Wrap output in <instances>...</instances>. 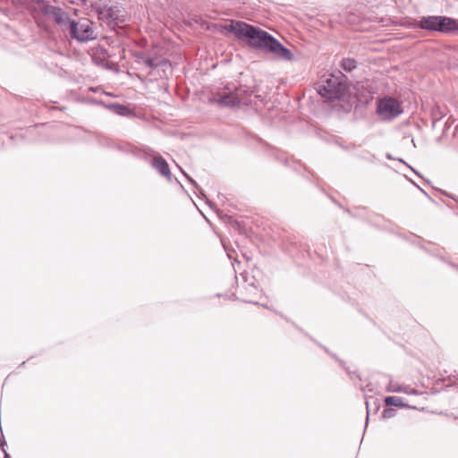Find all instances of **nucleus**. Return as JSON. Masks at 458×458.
I'll list each match as a JSON object with an SVG mask.
<instances>
[{
    "mask_svg": "<svg viewBox=\"0 0 458 458\" xmlns=\"http://www.w3.org/2000/svg\"><path fill=\"white\" fill-rule=\"evenodd\" d=\"M40 8L48 20L55 21L63 30H68L72 38L81 42L95 38L94 30L89 20L72 21L69 14L63 9L45 2L40 4Z\"/></svg>",
    "mask_w": 458,
    "mask_h": 458,
    "instance_id": "nucleus-1",
    "label": "nucleus"
},
{
    "mask_svg": "<svg viewBox=\"0 0 458 458\" xmlns=\"http://www.w3.org/2000/svg\"><path fill=\"white\" fill-rule=\"evenodd\" d=\"M228 30L234 33L239 39H246L247 44L253 48L268 51L274 37L259 28L243 21L232 22Z\"/></svg>",
    "mask_w": 458,
    "mask_h": 458,
    "instance_id": "nucleus-2",
    "label": "nucleus"
},
{
    "mask_svg": "<svg viewBox=\"0 0 458 458\" xmlns=\"http://www.w3.org/2000/svg\"><path fill=\"white\" fill-rule=\"evenodd\" d=\"M417 26L422 30L442 33H450L458 30L457 21L446 16L422 17Z\"/></svg>",
    "mask_w": 458,
    "mask_h": 458,
    "instance_id": "nucleus-3",
    "label": "nucleus"
},
{
    "mask_svg": "<svg viewBox=\"0 0 458 458\" xmlns=\"http://www.w3.org/2000/svg\"><path fill=\"white\" fill-rule=\"evenodd\" d=\"M249 92L242 87H226L216 96V102L224 107H235L249 103Z\"/></svg>",
    "mask_w": 458,
    "mask_h": 458,
    "instance_id": "nucleus-4",
    "label": "nucleus"
},
{
    "mask_svg": "<svg viewBox=\"0 0 458 458\" xmlns=\"http://www.w3.org/2000/svg\"><path fill=\"white\" fill-rule=\"evenodd\" d=\"M343 75L328 74L320 84L318 85L317 91L324 98L327 100L339 99L344 90L342 83Z\"/></svg>",
    "mask_w": 458,
    "mask_h": 458,
    "instance_id": "nucleus-5",
    "label": "nucleus"
},
{
    "mask_svg": "<svg viewBox=\"0 0 458 458\" xmlns=\"http://www.w3.org/2000/svg\"><path fill=\"white\" fill-rule=\"evenodd\" d=\"M134 56L138 64H142L149 69H156L168 64L167 59L162 54V50L157 47H153L148 50L137 51Z\"/></svg>",
    "mask_w": 458,
    "mask_h": 458,
    "instance_id": "nucleus-6",
    "label": "nucleus"
},
{
    "mask_svg": "<svg viewBox=\"0 0 458 458\" xmlns=\"http://www.w3.org/2000/svg\"><path fill=\"white\" fill-rule=\"evenodd\" d=\"M377 113L383 120L390 121L403 113L401 103L394 98H385L377 102Z\"/></svg>",
    "mask_w": 458,
    "mask_h": 458,
    "instance_id": "nucleus-7",
    "label": "nucleus"
},
{
    "mask_svg": "<svg viewBox=\"0 0 458 458\" xmlns=\"http://www.w3.org/2000/svg\"><path fill=\"white\" fill-rule=\"evenodd\" d=\"M268 52L273 53L277 57L284 61H292L293 59V53L286 47H284L277 39L274 38L271 41Z\"/></svg>",
    "mask_w": 458,
    "mask_h": 458,
    "instance_id": "nucleus-8",
    "label": "nucleus"
},
{
    "mask_svg": "<svg viewBox=\"0 0 458 458\" xmlns=\"http://www.w3.org/2000/svg\"><path fill=\"white\" fill-rule=\"evenodd\" d=\"M388 393H403L406 394H418L419 392L408 385L399 384L398 382L390 380L386 388Z\"/></svg>",
    "mask_w": 458,
    "mask_h": 458,
    "instance_id": "nucleus-9",
    "label": "nucleus"
},
{
    "mask_svg": "<svg viewBox=\"0 0 458 458\" xmlns=\"http://www.w3.org/2000/svg\"><path fill=\"white\" fill-rule=\"evenodd\" d=\"M153 167L167 180H172V174L167 162L162 157H155L152 161Z\"/></svg>",
    "mask_w": 458,
    "mask_h": 458,
    "instance_id": "nucleus-10",
    "label": "nucleus"
},
{
    "mask_svg": "<svg viewBox=\"0 0 458 458\" xmlns=\"http://www.w3.org/2000/svg\"><path fill=\"white\" fill-rule=\"evenodd\" d=\"M445 116V110L438 106H436L432 108L431 110V118H432V126L433 128H435L437 126V123L442 120V118H444Z\"/></svg>",
    "mask_w": 458,
    "mask_h": 458,
    "instance_id": "nucleus-11",
    "label": "nucleus"
},
{
    "mask_svg": "<svg viewBox=\"0 0 458 458\" xmlns=\"http://www.w3.org/2000/svg\"><path fill=\"white\" fill-rule=\"evenodd\" d=\"M100 19H106V22L111 23L117 19L113 8H105L99 12Z\"/></svg>",
    "mask_w": 458,
    "mask_h": 458,
    "instance_id": "nucleus-12",
    "label": "nucleus"
},
{
    "mask_svg": "<svg viewBox=\"0 0 458 458\" xmlns=\"http://www.w3.org/2000/svg\"><path fill=\"white\" fill-rule=\"evenodd\" d=\"M385 403L387 406L403 407L405 404L403 403V399L399 396H387L385 399Z\"/></svg>",
    "mask_w": 458,
    "mask_h": 458,
    "instance_id": "nucleus-13",
    "label": "nucleus"
},
{
    "mask_svg": "<svg viewBox=\"0 0 458 458\" xmlns=\"http://www.w3.org/2000/svg\"><path fill=\"white\" fill-rule=\"evenodd\" d=\"M107 107L114 113L120 115H126L129 112V109L125 106L121 104H111L107 106Z\"/></svg>",
    "mask_w": 458,
    "mask_h": 458,
    "instance_id": "nucleus-14",
    "label": "nucleus"
},
{
    "mask_svg": "<svg viewBox=\"0 0 458 458\" xmlns=\"http://www.w3.org/2000/svg\"><path fill=\"white\" fill-rule=\"evenodd\" d=\"M342 66L345 71H352L356 67V62L352 59H344L343 60Z\"/></svg>",
    "mask_w": 458,
    "mask_h": 458,
    "instance_id": "nucleus-15",
    "label": "nucleus"
},
{
    "mask_svg": "<svg viewBox=\"0 0 458 458\" xmlns=\"http://www.w3.org/2000/svg\"><path fill=\"white\" fill-rule=\"evenodd\" d=\"M181 171L182 172V174H184V176L187 178V180L194 186V188L199 191V193L205 197L204 193H203V191L199 188V186L198 185V183L196 182V181H194L191 176H189L184 171H182L181 169Z\"/></svg>",
    "mask_w": 458,
    "mask_h": 458,
    "instance_id": "nucleus-16",
    "label": "nucleus"
},
{
    "mask_svg": "<svg viewBox=\"0 0 458 458\" xmlns=\"http://www.w3.org/2000/svg\"><path fill=\"white\" fill-rule=\"evenodd\" d=\"M395 411L394 409H385L383 411V418L389 419L394 416Z\"/></svg>",
    "mask_w": 458,
    "mask_h": 458,
    "instance_id": "nucleus-17",
    "label": "nucleus"
},
{
    "mask_svg": "<svg viewBox=\"0 0 458 458\" xmlns=\"http://www.w3.org/2000/svg\"><path fill=\"white\" fill-rule=\"evenodd\" d=\"M451 380L454 382V383H457L458 384V372H455L454 374L451 375Z\"/></svg>",
    "mask_w": 458,
    "mask_h": 458,
    "instance_id": "nucleus-18",
    "label": "nucleus"
},
{
    "mask_svg": "<svg viewBox=\"0 0 458 458\" xmlns=\"http://www.w3.org/2000/svg\"><path fill=\"white\" fill-rule=\"evenodd\" d=\"M454 138L458 139V126L455 128V130L454 131Z\"/></svg>",
    "mask_w": 458,
    "mask_h": 458,
    "instance_id": "nucleus-19",
    "label": "nucleus"
},
{
    "mask_svg": "<svg viewBox=\"0 0 458 458\" xmlns=\"http://www.w3.org/2000/svg\"><path fill=\"white\" fill-rule=\"evenodd\" d=\"M4 444H5V441H4V437L2 436V437H0V445L4 446Z\"/></svg>",
    "mask_w": 458,
    "mask_h": 458,
    "instance_id": "nucleus-20",
    "label": "nucleus"
},
{
    "mask_svg": "<svg viewBox=\"0 0 458 458\" xmlns=\"http://www.w3.org/2000/svg\"><path fill=\"white\" fill-rule=\"evenodd\" d=\"M4 457L5 458H9L10 457L9 454L6 452H4Z\"/></svg>",
    "mask_w": 458,
    "mask_h": 458,
    "instance_id": "nucleus-21",
    "label": "nucleus"
},
{
    "mask_svg": "<svg viewBox=\"0 0 458 458\" xmlns=\"http://www.w3.org/2000/svg\"><path fill=\"white\" fill-rule=\"evenodd\" d=\"M366 420H369V412L367 413Z\"/></svg>",
    "mask_w": 458,
    "mask_h": 458,
    "instance_id": "nucleus-22",
    "label": "nucleus"
}]
</instances>
